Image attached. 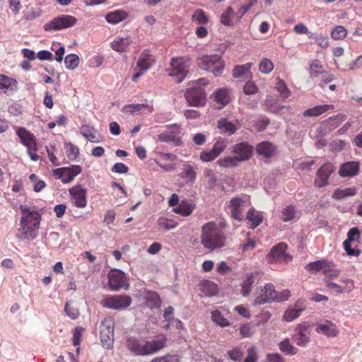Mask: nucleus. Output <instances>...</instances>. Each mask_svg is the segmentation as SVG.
I'll return each instance as SVG.
<instances>
[{
	"label": "nucleus",
	"instance_id": "obj_58",
	"mask_svg": "<svg viewBox=\"0 0 362 362\" xmlns=\"http://www.w3.org/2000/svg\"><path fill=\"white\" fill-rule=\"evenodd\" d=\"M204 175L208 180V184L211 188H213L217 182V176L214 173L213 170L206 168L204 170Z\"/></svg>",
	"mask_w": 362,
	"mask_h": 362
},
{
	"label": "nucleus",
	"instance_id": "obj_6",
	"mask_svg": "<svg viewBox=\"0 0 362 362\" xmlns=\"http://www.w3.org/2000/svg\"><path fill=\"white\" fill-rule=\"evenodd\" d=\"M77 18L71 15L62 14L52 18L43 25L46 32L58 31L71 28L76 25Z\"/></svg>",
	"mask_w": 362,
	"mask_h": 362
},
{
	"label": "nucleus",
	"instance_id": "obj_9",
	"mask_svg": "<svg viewBox=\"0 0 362 362\" xmlns=\"http://www.w3.org/2000/svg\"><path fill=\"white\" fill-rule=\"evenodd\" d=\"M189 62L182 57L172 58L170 67L168 69V75L176 78L177 83L182 82L188 73Z\"/></svg>",
	"mask_w": 362,
	"mask_h": 362
},
{
	"label": "nucleus",
	"instance_id": "obj_18",
	"mask_svg": "<svg viewBox=\"0 0 362 362\" xmlns=\"http://www.w3.org/2000/svg\"><path fill=\"white\" fill-rule=\"evenodd\" d=\"M276 292L274 285L267 284L264 287L259 288L254 303L255 305H262L276 300Z\"/></svg>",
	"mask_w": 362,
	"mask_h": 362
},
{
	"label": "nucleus",
	"instance_id": "obj_45",
	"mask_svg": "<svg viewBox=\"0 0 362 362\" xmlns=\"http://www.w3.org/2000/svg\"><path fill=\"white\" fill-rule=\"evenodd\" d=\"M235 16V12L231 6H228L226 11L223 12L220 17L221 23L226 26L233 25L232 19Z\"/></svg>",
	"mask_w": 362,
	"mask_h": 362
},
{
	"label": "nucleus",
	"instance_id": "obj_47",
	"mask_svg": "<svg viewBox=\"0 0 362 362\" xmlns=\"http://www.w3.org/2000/svg\"><path fill=\"white\" fill-rule=\"evenodd\" d=\"M211 320L216 325L222 327L229 326L228 320L225 318L221 313L218 310L211 312Z\"/></svg>",
	"mask_w": 362,
	"mask_h": 362
},
{
	"label": "nucleus",
	"instance_id": "obj_26",
	"mask_svg": "<svg viewBox=\"0 0 362 362\" xmlns=\"http://www.w3.org/2000/svg\"><path fill=\"white\" fill-rule=\"evenodd\" d=\"M180 178L185 180L186 183H193L197 178L196 167L185 162L182 164L181 171L179 174Z\"/></svg>",
	"mask_w": 362,
	"mask_h": 362
},
{
	"label": "nucleus",
	"instance_id": "obj_2",
	"mask_svg": "<svg viewBox=\"0 0 362 362\" xmlns=\"http://www.w3.org/2000/svg\"><path fill=\"white\" fill-rule=\"evenodd\" d=\"M166 343L167 338L164 335L158 336L156 339L151 341L131 337L127 340V347L136 356H148L163 349Z\"/></svg>",
	"mask_w": 362,
	"mask_h": 362
},
{
	"label": "nucleus",
	"instance_id": "obj_38",
	"mask_svg": "<svg viewBox=\"0 0 362 362\" xmlns=\"http://www.w3.org/2000/svg\"><path fill=\"white\" fill-rule=\"evenodd\" d=\"M214 100L219 103L222 107L226 105L230 100L228 91L226 88L217 90L214 93Z\"/></svg>",
	"mask_w": 362,
	"mask_h": 362
},
{
	"label": "nucleus",
	"instance_id": "obj_10",
	"mask_svg": "<svg viewBox=\"0 0 362 362\" xmlns=\"http://www.w3.org/2000/svg\"><path fill=\"white\" fill-rule=\"evenodd\" d=\"M327 289L335 294L349 293L355 288L354 281L349 278H342L339 283L329 281L328 279H323Z\"/></svg>",
	"mask_w": 362,
	"mask_h": 362
},
{
	"label": "nucleus",
	"instance_id": "obj_24",
	"mask_svg": "<svg viewBox=\"0 0 362 362\" xmlns=\"http://www.w3.org/2000/svg\"><path fill=\"white\" fill-rule=\"evenodd\" d=\"M305 306L304 305L303 300L299 299L298 300L293 308H289L286 310H285L283 315V320L286 322H291L296 318H298L302 313L303 310H305Z\"/></svg>",
	"mask_w": 362,
	"mask_h": 362
},
{
	"label": "nucleus",
	"instance_id": "obj_64",
	"mask_svg": "<svg viewBox=\"0 0 362 362\" xmlns=\"http://www.w3.org/2000/svg\"><path fill=\"white\" fill-rule=\"evenodd\" d=\"M257 359L256 348L250 346L247 349V356L245 358L243 362H256Z\"/></svg>",
	"mask_w": 362,
	"mask_h": 362
},
{
	"label": "nucleus",
	"instance_id": "obj_28",
	"mask_svg": "<svg viewBox=\"0 0 362 362\" xmlns=\"http://www.w3.org/2000/svg\"><path fill=\"white\" fill-rule=\"evenodd\" d=\"M132 43L133 40L131 37H119L111 42V47L117 52H127Z\"/></svg>",
	"mask_w": 362,
	"mask_h": 362
},
{
	"label": "nucleus",
	"instance_id": "obj_37",
	"mask_svg": "<svg viewBox=\"0 0 362 362\" xmlns=\"http://www.w3.org/2000/svg\"><path fill=\"white\" fill-rule=\"evenodd\" d=\"M255 274L257 275L258 272L247 274L246 279L241 284V293L243 296H247L250 293L251 286L255 282Z\"/></svg>",
	"mask_w": 362,
	"mask_h": 362
},
{
	"label": "nucleus",
	"instance_id": "obj_3",
	"mask_svg": "<svg viewBox=\"0 0 362 362\" xmlns=\"http://www.w3.org/2000/svg\"><path fill=\"white\" fill-rule=\"evenodd\" d=\"M201 243L210 251L226 246V238L224 233L214 222H209L202 227Z\"/></svg>",
	"mask_w": 362,
	"mask_h": 362
},
{
	"label": "nucleus",
	"instance_id": "obj_51",
	"mask_svg": "<svg viewBox=\"0 0 362 362\" xmlns=\"http://www.w3.org/2000/svg\"><path fill=\"white\" fill-rule=\"evenodd\" d=\"M276 88L283 98H288L291 95V91L288 88L282 79H279L276 84Z\"/></svg>",
	"mask_w": 362,
	"mask_h": 362
},
{
	"label": "nucleus",
	"instance_id": "obj_40",
	"mask_svg": "<svg viewBox=\"0 0 362 362\" xmlns=\"http://www.w3.org/2000/svg\"><path fill=\"white\" fill-rule=\"evenodd\" d=\"M279 348L281 352L286 355L293 356L297 354L296 348L290 341L289 339H285L279 344Z\"/></svg>",
	"mask_w": 362,
	"mask_h": 362
},
{
	"label": "nucleus",
	"instance_id": "obj_30",
	"mask_svg": "<svg viewBox=\"0 0 362 362\" xmlns=\"http://www.w3.org/2000/svg\"><path fill=\"white\" fill-rule=\"evenodd\" d=\"M275 146L269 141H262L256 147L257 153L265 158H271L275 151Z\"/></svg>",
	"mask_w": 362,
	"mask_h": 362
},
{
	"label": "nucleus",
	"instance_id": "obj_22",
	"mask_svg": "<svg viewBox=\"0 0 362 362\" xmlns=\"http://www.w3.org/2000/svg\"><path fill=\"white\" fill-rule=\"evenodd\" d=\"M361 232L357 227L351 228L347 233V239L343 243L344 248L346 253L350 256L358 255L359 250H355L351 247V243L359 240Z\"/></svg>",
	"mask_w": 362,
	"mask_h": 362
},
{
	"label": "nucleus",
	"instance_id": "obj_13",
	"mask_svg": "<svg viewBox=\"0 0 362 362\" xmlns=\"http://www.w3.org/2000/svg\"><path fill=\"white\" fill-rule=\"evenodd\" d=\"M156 155L155 162L164 172H173L176 170L177 164L173 163L177 158L176 155L163 152H157Z\"/></svg>",
	"mask_w": 362,
	"mask_h": 362
},
{
	"label": "nucleus",
	"instance_id": "obj_60",
	"mask_svg": "<svg viewBox=\"0 0 362 362\" xmlns=\"http://www.w3.org/2000/svg\"><path fill=\"white\" fill-rule=\"evenodd\" d=\"M150 362H180V359L175 355H165L160 357H156Z\"/></svg>",
	"mask_w": 362,
	"mask_h": 362
},
{
	"label": "nucleus",
	"instance_id": "obj_55",
	"mask_svg": "<svg viewBox=\"0 0 362 362\" xmlns=\"http://www.w3.org/2000/svg\"><path fill=\"white\" fill-rule=\"evenodd\" d=\"M81 133L91 142H98L95 134L88 126H83L81 129Z\"/></svg>",
	"mask_w": 362,
	"mask_h": 362
},
{
	"label": "nucleus",
	"instance_id": "obj_19",
	"mask_svg": "<svg viewBox=\"0 0 362 362\" xmlns=\"http://www.w3.org/2000/svg\"><path fill=\"white\" fill-rule=\"evenodd\" d=\"M254 148L246 141L235 144L232 147V153L237 156L240 162L248 160L253 155Z\"/></svg>",
	"mask_w": 362,
	"mask_h": 362
},
{
	"label": "nucleus",
	"instance_id": "obj_15",
	"mask_svg": "<svg viewBox=\"0 0 362 362\" xmlns=\"http://www.w3.org/2000/svg\"><path fill=\"white\" fill-rule=\"evenodd\" d=\"M310 326L308 322L298 324L295 329L293 339L299 346H305L310 341Z\"/></svg>",
	"mask_w": 362,
	"mask_h": 362
},
{
	"label": "nucleus",
	"instance_id": "obj_62",
	"mask_svg": "<svg viewBox=\"0 0 362 362\" xmlns=\"http://www.w3.org/2000/svg\"><path fill=\"white\" fill-rule=\"evenodd\" d=\"M228 357L234 361H240L242 360L243 354L240 349H233L228 351Z\"/></svg>",
	"mask_w": 362,
	"mask_h": 362
},
{
	"label": "nucleus",
	"instance_id": "obj_14",
	"mask_svg": "<svg viewBox=\"0 0 362 362\" xmlns=\"http://www.w3.org/2000/svg\"><path fill=\"white\" fill-rule=\"evenodd\" d=\"M108 284L112 290L117 291L121 288L127 289L129 284L124 272L119 269H112L108 274Z\"/></svg>",
	"mask_w": 362,
	"mask_h": 362
},
{
	"label": "nucleus",
	"instance_id": "obj_23",
	"mask_svg": "<svg viewBox=\"0 0 362 362\" xmlns=\"http://www.w3.org/2000/svg\"><path fill=\"white\" fill-rule=\"evenodd\" d=\"M156 62L154 56L152 55L149 50H144L139 57L136 62V69L140 71H148Z\"/></svg>",
	"mask_w": 362,
	"mask_h": 362
},
{
	"label": "nucleus",
	"instance_id": "obj_4",
	"mask_svg": "<svg viewBox=\"0 0 362 362\" xmlns=\"http://www.w3.org/2000/svg\"><path fill=\"white\" fill-rule=\"evenodd\" d=\"M13 128L21 143L26 147L27 153L31 160H38L40 156L37 154L38 148L35 136L25 127L15 126Z\"/></svg>",
	"mask_w": 362,
	"mask_h": 362
},
{
	"label": "nucleus",
	"instance_id": "obj_17",
	"mask_svg": "<svg viewBox=\"0 0 362 362\" xmlns=\"http://www.w3.org/2000/svg\"><path fill=\"white\" fill-rule=\"evenodd\" d=\"M335 170V167L332 163H326L317 171L315 184L321 188L328 185V178Z\"/></svg>",
	"mask_w": 362,
	"mask_h": 362
},
{
	"label": "nucleus",
	"instance_id": "obj_5",
	"mask_svg": "<svg viewBox=\"0 0 362 362\" xmlns=\"http://www.w3.org/2000/svg\"><path fill=\"white\" fill-rule=\"evenodd\" d=\"M199 66L211 72L215 76H220L225 67V63L218 54L206 55L199 59Z\"/></svg>",
	"mask_w": 362,
	"mask_h": 362
},
{
	"label": "nucleus",
	"instance_id": "obj_8",
	"mask_svg": "<svg viewBox=\"0 0 362 362\" xmlns=\"http://www.w3.org/2000/svg\"><path fill=\"white\" fill-rule=\"evenodd\" d=\"M104 308L112 310H122L128 308L132 303V298L127 295H114L104 298L101 302Z\"/></svg>",
	"mask_w": 362,
	"mask_h": 362
},
{
	"label": "nucleus",
	"instance_id": "obj_61",
	"mask_svg": "<svg viewBox=\"0 0 362 362\" xmlns=\"http://www.w3.org/2000/svg\"><path fill=\"white\" fill-rule=\"evenodd\" d=\"M258 90V88L253 81H248L245 83L243 88V91L246 95L255 94Z\"/></svg>",
	"mask_w": 362,
	"mask_h": 362
},
{
	"label": "nucleus",
	"instance_id": "obj_53",
	"mask_svg": "<svg viewBox=\"0 0 362 362\" xmlns=\"http://www.w3.org/2000/svg\"><path fill=\"white\" fill-rule=\"evenodd\" d=\"M296 215L295 207L292 205L286 206L281 211V219L285 221L292 220Z\"/></svg>",
	"mask_w": 362,
	"mask_h": 362
},
{
	"label": "nucleus",
	"instance_id": "obj_35",
	"mask_svg": "<svg viewBox=\"0 0 362 362\" xmlns=\"http://www.w3.org/2000/svg\"><path fill=\"white\" fill-rule=\"evenodd\" d=\"M217 127L221 134H227L228 135L233 134L237 130L235 124L228 121L226 118H221L218 121Z\"/></svg>",
	"mask_w": 362,
	"mask_h": 362
},
{
	"label": "nucleus",
	"instance_id": "obj_32",
	"mask_svg": "<svg viewBox=\"0 0 362 362\" xmlns=\"http://www.w3.org/2000/svg\"><path fill=\"white\" fill-rule=\"evenodd\" d=\"M334 106L332 105H317L314 107L306 110L303 115L304 117H317L321 115L322 114L332 110Z\"/></svg>",
	"mask_w": 362,
	"mask_h": 362
},
{
	"label": "nucleus",
	"instance_id": "obj_46",
	"mask_svg": "<svg viewBox=\"0 0 362 362\" xmlns=\"http://www.w3.org/2000/svg\"><path fill=\"white\" fill-rule=\"evenodd\" d=\"M330 35L334 40H342L347 35V30L342 25H337L331 31Z\"/></svg>",
	"mask_w": 362,
	"mask_h": 362
},
{
	"label": "nucleus",
	"instance_id": "obj_56",
	"mask_svg": "<svg viewBox=\"0 0 362 362\" xmlns=\"http://www.w3.org/2000/svg\"><path fill=\"white\" fill-rule=\"evenodd\" d=\"M323 264V259L315 261L313 262H310L305 265V269L306 271L312 272V273H316L320 271H322Z\"/></svg>",
	"mask_w": 362,
	"mask_h": 362
},
{
	"label": "nucleus",
	"instance_id": "obj_42",
	"mask_svg": "<svg viewBox=\"0 0 362 362\" xmlns=\"http://www.w3.org/2000/svg\"><path fill=\"white\" fill-rule=\"evenodd\" d=\"M200 289L205 296H211L216 294L217 288L212 281L205 280L200 284Z\"/></svg>",
	"mask_w": 362,
	"mask_h": 362
},
{
	"label": "nucleus",
	"instance_id": "obj_12",
	"mask_svg": "<svg viewBox=\"0 0 362 362\" xmlns=\"http://www.w3.org/2000/svg\"><path fill=\"white\" fill-rule=\"evenodd\" d=\"M82 171V168L78 165H71L69 167H63L54 169L52 175L56 179L61 180L64 183H69L74 180L75 177L79 175Z\"/></svg>",
	"mask_w": 362,
	"mask_h": 362
},
{
	"label": "nucleus",
	"instance_id": "obj_31",
	"mask_svg": "<svg viewBox=\"0 0 362 362\" xmlns=\"http://www.w3.org/2000/svg\"><path fill=\"white\" fill-rule=\"evenodd\" d=\"M246 219L249 222V228L254 229L262 223L263 217L259 212L256 211L254 208H252L248 210Z\"/></svg>",
	"mask_w": 362,
	"mask_h": 362
},
{
	"label": "nucleus",
	"instance_id": "obj_57",
	"mask_svg": "<svg viewBox=\"0 0 362 362\" xmlns=\"http://www.w3.org/2000/svg\"><path fill=\"white\" fill-rule=\"evenodd\" d=\"M218 156L212 151H202L199 154V159L204 163L211 162L214 160Z\"/></svg>",
	"mask_w": 362,
	"mask_h": 362
},
{
	"label": "nucleus",
	"instance_id": "obj_54",
	"mask_svg": "<svg viewBox=\"0 0 362 362\" xmlns=\"http://www.w3.org/2000/svg\"><path fill=\"white\" fill-rule=\"evenodd\" d=\"M274 69V64L272 62L267 59L264 58L259 64V70L261 73L267 74L270 73Z\"/></svg>",
	"mask_w": 362,
	"mask_h": 362
},
{
	"label": "nucleus",
	"instance_id": "obj_63",
	"mask_svg": "<svg viewBox=\"0 0 362 362\" xmlns=\"http://www.w3.org/2000/svg\"><path fill=\"white\" fill-rule=\"evenodd\" d=\"M345 119V116L341 115H338L335 117H330L328 120V124L332 128L337 127Z\"/></svg>",
	"mask_w": 362,
	"mask_h": 362
},
{
	"label": "nucleus",
	"instance_id": "obj_39",
	"mask_svg": "<svg viewBox=\"0 0 362 362\" xmlns=\"http://www.w3.org/2000/svg\"><path fill=\"white\" fill-rule=\"evenodd\" d=\"M356 194V187H346L344 189H337L333 194L332 197L334 199H341L347 197H352Z\"/></svg>",
	"mask_w": 362,
	"mask_h": 362
},
{
	"label": "nucleus",
	"instance_id": "obj_7",
	"mask_svg": "<svg viewBox=\"0 0 362 362\" xmlns=\"http://www.w3.org/2000/svg\"><path fill=\"white\" fill-rule=\"evenodd\" d=\"M250 205V197L246 194L233 197L228 204L230 216L239 221L243 219V212L245 208Z\"/></svg>",
	"mask_w": 362,
	"mask_h": 362
},
{
	"label": "nucleus",
	"instance_id": "obj_29",
	"mask_svg": "<svg viewBox=\"0 0 362 362\" xmlns=\"http://www.w3.org/2000/svg\"><path fill=\"white\" fill-rule=\"evenodd\" d=\"M253 64L251 62L246 63L242 65H237L233 69V76L235 78H251L252 73L250 69Z\"/></svg>",
	"mask_w": 362,
	"mask_h": 362
},
{
	"label": "nucleus",
	"instance_id": "obj_59",
	"mask_svg": "<svg viewBox=\"0 0 362 362\" xmlns=\"http://www.w3.org/2000/svg\"><path fill=\"white\" fill-rule=\"evenodd\" d=\"M158 222V226L160 227L163 228L166 230L175 228L177 226V223H175L174 221L163 217L160 218Z\"/></svg>",
	"mask_w": 362,
	"mask_h": 362
},
{
	"label": "nucleus",
	"instance_id": "obj_44",
	"mask_svg": "<svg viewBox=\"0 0 362 362\" xmlns=\"http://www.w3.org/2000/svg\"><path fill=\"white\" fill-rule=\"evenodd\" d=\"M127 14L123 11H115L106 16V20L108 23L116 24L124 20Z\"/></svg>",
	"mask_w": 362,
	"mask_h": 362
},
{
	"label": "nucleus",
	"instance_id": "obj_48",
	"mask_svg": "<svg viewBox=\"0 0 362 362\" xmlns=\"http://www.w3.org/2000/svg\"><path fill=\"white\" fill-rule=\"evenodd\" d=\"M64 64L66 69L74 70L79 64V57L75 54H68L64 59Z\"/></svg>",
	"mask_w": 362,
	"mask_h": 362
},
{
	"label": "nucleus",
	"instance_id": "obj_27",
	"mask_svg": "<svg viewBox=\"0 0 362 362\" xmlns=\"http://www.w3.org/2000/svg\"><path fill=\"white\" fill-rule=\"evenodd\" d=\"M315 330L317 333L322 334L328 337H337L338 334L336 325L329 320H326L324 323L317 324Z\"/></svg>",
	"mask_w": 362,
	"mask_h": 362
},
{
	"label": "nucleus",
	"instance_id": "obj_25",
	"mask_svg": "<svg viewBox=\"0 0 362 362\" xmlns=\"http://www.w3.org/2000/svg\"><path fill=\"white\" fill-rule=\"evenodd\" d=\"M360 163L358 161H349L343 163L339 170V175L342 177H354L358 174Z\"/></svg>",
	"mask_w": 362,
	"mask_h": 362
},
{
	"label": "nucleus",
	"instance_id": "obj_52",
	"mask_svg": "<svg viewBox=\"0 0 362 362\" xmlns=\"http://www.w3.org/2000/svg\"><path fill=\"white\" fill-rule=\"evenodd\" d=\"M322 65L317 59L313 60L310 66V74L311 76L317 77L321 74H324Z\"/></svg>",
	"mask_w": 362,
	"mask_h": 362
},
{
	"label": "nucleus",
	"instance_id": "obj_21",
	"mask_svg": "<svg viewBox=\"0 0 362 362\" xmlns=\"http://www.w3.org/2000/svg\"><path fill=\"white\" fill-rule=\"evenodd\" d=\"M69 192L76 207L85 208L86 206V190L81 185H76L69 189Z\"/></svg>",
	"mask_w": 362,
	"mask_h": 362
},
{
	"label": "nucleus",
	"instance_id": "obj_36",
	"mask_svg": "<svg viewBox=\"0 0 362 362\" xmlns=\"http://www.w3.org/2000/svg\"><path fill=\"white\" fill-rule=\"evenodd\" d=\"M191 20L197 25H206L209 22V17L206 12L202 9H196L192 15Z\"/></svg>",
	"mask_w": 362,
	"mask_h": 362
},
{
	"label": "nucleus",
	"instance_id": "obj_43",
	"mask_svg": "<svg viewBox=\"0 0 362 362\" xmlns=\"http://www.w3.org/2000/svg\"><path fill=\"white\" fill-rule=\"evenodd\" d=\"M149 108V111H153V107L146 104H129L124 106L122 112L125 113L132 114L136 112H139L144 109Z\"/></svg>",
	"mask_w": 362,
	"mask_h": 362
},
{
	"label": "nucleus",
	"instance_id": "obj_16",
	"mask_svg": "<svg viewBox=\"0 0 362 362\" xmlns=\"http://www.w3.org/2000/svg\"><path fill=\"white\" fill-rule=\"evenodd\" d=\"M287 245L285 243H279L274 246L267 255V260L269 264L274 263L284 259L286 261L291 260V257L286 253Z\"/></svg>",
	"mask_w": 362,
	"mask_h": 362
},
{
	"label": "nucleus",
	"instance_id": "obj_11",
	"mask_svg": "<svg viewBox=\"0 0 362 362\" xmlns=\"http://www.w3.org/2000/svg\"><path fill=\"white\" fill-rule=\"evenodd\" d=\"M114 320L111 317H105L101 322L100 340L103 346L110 349L113 344Z\"/></svg>",
	"mask_w": 362,
	"mask_h": 362
},
{
	"label": "nucleus",
	"instance_id": "obj_41",
	"mask_svg": "<svg viewBox=\"0 0 362 362\" xmlns=\"http://www.w3.org/2000/svg\"><path fill=\"white\" fill-rule=\"evenodd\" d=\"M240 161L237 156H226L220 158L216 163L222 168H234L238 165Z\"/></svg>",
	"mask_w": 362,
	"mask_h": 362
},
{
	"label": "nucleus",
	"instance_id": "obj_33",
	"mask_svg": "<svg viewBox=\"0 0 362 362\" xmlns=\"http://www.w3.org/2000/svg\"><path fill=\"white\" fill-rule=\"evenodd\" d=\"M159 141L162 142H172L175 146L181 145V139L178 134L173 131L165 132L160 134L158 136Z\"/></svg>",
	"mask_w": 362,
	"mask_h": 362
},
{
	"label": "nucleus",
	"instance_id": "obj_49",
	"mask_svg": "<svg viewBox=\"0 0 362 362\" xmlns=\"http://www.w3.org/2000/svg\"><path fill=\"white\" fill-rule=\"evenodd\" d=\"M227 146V141L226 139L223 138H216L215 139V143L211 148L212 151L215 153V154L218 156L226 148Z\"/></svg>",
	"mask_w": 362,
	"mask_h": 362
},
{
	"label": "nucleus",
	"instance_id": "obj_20",
	"mask_svg": "<svg viewBox=\"0 0 362 362\" xmlns=\"http://www.w3.org/2000/svg\"><path fill=\"white\" fill-rule=\"evenodd\" d=\"M185 98L192 106L203 105L206 100V93L203 88H188L185 94Z\"/></svg>",
	"mask_w": 362,
	"mask_h": 362
},
{
	"label": "nucleus",
	"instance_id": "obj_1",
	"mask_svg": "<svg viewBox=\"0 0 362 362\" xmlns=\"http://www.w3.org/2000/svg\"><path fill=\"white\" fill-rule=\"evenodd\" d=\"M22 217L20 221L21 227L16 237L21 240H32L37 235L41 216L39 212L27 205H21Z\"/></svg>",
	"mask_w": 362,
	"mask_h": 362
},
{
	"label": "nucleus",
	"instance_id": "obj_34",
	"mask_svg": "<svg viewBox=\"0 0 362 362\" xmlns=\"http://www.w3.org/2000/svg\"><path fill=\"white\" fill-rule=\"evenodd\" d=\"M195 206L192 203L184 200L175 208L173 209V211L175 214H180L182 216H189L192 214Z\"/></svg>",
	"mask_w": 362,
	"mask_h": 362
},
{
	"label": "nucleus",
	"instance_id": "obj_50",
	"mask_svg": "<svg viewBox=\"0 0 362 362\" xmlns=\"http://www.w3.org/2000/svg\"><path fill=\"white\" fill-rule=\"evenodd\" d=\"M84 328L82 327H76L73 330V344L76 346V353L79 354V345L81 341L82 334L84 332Z\"/></svg>",
	"mask_w": 362,
	"mask_h": 362
}]
</instances>
